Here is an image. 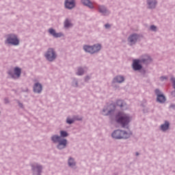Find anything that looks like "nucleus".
<instances>
[{
	"instance_id": "1",
	"label": "nucleus",
	"mask_w": 175,
	"mask_h": 175,
	"mask_svg": "<svg viewBox=\"0 0 175 175\" xmlns=\"http://www.w3.org/2000/svg\"><path fill=\"white\" fill-rule=\"evenodd\" d=\"M151 62V57L148 55H144L142 59H135L133 63V68L134 70H140L142 65L140 64H150Z\"/></svg>"
},
{
	"instance_id": "2",
	"label": "nucleus",
	"mask_w": 175,
	"mask_h": 175,
	"mask_svg": "<svg viewBox=\"0 0 175 175\" xmlns=\"http://www.w3.org/2000/svg\"><path fill=\"white\" fill-rule=\"evenodd\" d=\"M132 118H131L128 114L124 113H119L116 116V121L118 124H121L122 126H126L129 122H131Z\"/></svg>"
},
{
	"instance_id": "3",
	"label": "nucleus",
	"mask_w": 175,
	"mask_h": 175,
	"mask_svg": "<svg viewBox=\"0 0 175 175\" xmlns=\"http://www.w3.org/2000/svg\"><path fill=\"white\" fill-rule=\"evenodd\" d=\"M51 140L53 143H59V144L57 145V148L59 150H62V148H65L68 143V141L66 139H62L58 135L52 136Z\"/></svg>"
},
{
	"instance_id": "4",
	"label": "nucleus",
	"mask_w": 175,
	"mask_h": 175,
	"mask_svg": "<svg viewBox=\"0 0 175 175\" xmlns=\"http://www.w3.org/2000/svg\"><path fill=\"white\" fill-rule=\"evenodd\" d=\"M131 135L132 133H131L117 130L112 133V137H113V139H129V137H131Z\"/></svg>"
},
{
	"instance_id": "5",
	"label": "nucleus",
	"mask_w": 175,
	"mask_h": 175,
	"mask_svg": "<svg viewBox=\"0 0 175 175\" xmlns=\"http://www.w3.org/2000/svg\"><path fill=\"white\" fill-rule=\"evenodd\" d=\"M7 43H9L10 44H13L14 46H18L20 41L18 40V38H17V36L14 34H10L8 36V38L7 39Z\"/></svg>"
},
{
	"instance_id": "6",
	"label": "nucleus",
	"mask_w": 175,
	"mask_h": 175,
	"mask_svg": "<svg viewBox=\"0 0 175 175\" xmlns=\"http://www.w3.org/2000/svg\"><path fill=\"white\" fill-rule=\"evenodd\" d=\"M45 57L48 61H54L55 58H57V55H55V52L54 51V49H49Z\"/></svg>"
},
{
	"instance_id": "7",
	"label": "nucleus",
	"mask_w": 175,
	"mask_h": 175,
	"mask_svg": "<svg viewBox=\"0 0 175 175\" xmlns=\"http://www.w3.org/2000/svg\"><path fill=\"white\" fill-rule=\"evenodd\" d=\"M8 75H10V76H11L12 79H18V77L21 76V68L18 67H16L14 69V72L12 71H10L8 72Z\"/></svg>"
},
{
	"instance_id": "8",
	"label": "nucleus",
	"mask_w": 175,
	"mask_h": 175,
	"mask_svg": "<svg viewBox=\"0 0 175 175\" xmlns=\"http://www.w3.org/2000/svg\"><path fill=\"white\" fill-rule=\"evenodd\" d=\"M155 94L157 95V101L159 102L160 103H163L164 102L166 101V98L163 94H161V91L157 89L155 90Z\"/></svg>"
},
{
	"instance_id": "9",
	"label": "nucleus",
	"mask_w": 175,
	"mask_h": 175,
	"mask_svg": "<svg viewBox=\"0 0 175 175\" xmlns=\"http://www.w3.org/2000/svg\"><path fill=\"white\" fill-rule=\"evenodd\" d=\"M137 39H139V36L137 34H133L129 37L128 41L130 45L132 46V44H135V43L137 42Z\"/></svg>"
},
{
	"instance_id": "10",
	"label": "nucleus",
	"mask_w": 175,
	"mask_h": 175,
	"mask_svg": "<svg viewBox=\"0 0 175 175\" xmlns=\"http://www.w3.org/2000/svg\"><path fill=\"white\" fill-rule=\"evenodd\" d=\"M65 6L67 9H73L75 8V0H66Z\"/></svg>"
},
{
	"instance_id": "11",
	"label": "nucleus",
	"mask_w": 175,
	"mask_h": 175,
	"mask_svg": "<svg viewBox=\"0 0 175 175\" xmlns=\"http://www.w3.org/2000/svg\"><path fill=\"white\" fill-rule=\"evenodd\" d=\"M42 88L40 83H35L33 87L34 92H36L37 94H40V92H42Z\"/></svg>"
},
{
	"instance_id": "12",
	"label": "nucleus",
	"mask_w": 175,
	"mask_h": 175,
	"mask_svg": "<svg viewBox=\"0 0 175 175\" xmlns=\"http://www.w3.org/2000/svg\"><path fill=\"white\" fill-rule=\"evenodd\" d=\"M49 33H51V35H53L54 38H61V36H62V33H56L55 30H54L53 29H49Z\"/></svg>"
},
{
	"instance_id": "13",
	"label": "nucleus",
	"mask_w": 175,
	"mask_h": 175,
	"mask_svg": "<svg viewBox=\"0 0 175 175\" xmlns=\"http://www.w3.org/2000/svg\"><path fill=\"white\" fill-rule=\"evenodd\" d=\"M33 170H34V172H37L38 175H40V172H42V165H39L38 164L33 165Z\"/></svg>"
},
{
	"instance_id": "14",
	"label": "nucleus",
	"mask_w": 175,
	"mask_h": 175,
	"mask_svg": "<svg viewBox=\"0 0 175 175\" xmlns=\"http://www.w3.org/2000/svg\"><path fill=\"white\" fill-rule=\"evenodd\" d=\"M148 5L150 9H154L157 6V1L155 0H148Z\"/></svg>"
},
{
	"instance_id": "15",
	"label": "nucleus",
	"mask_w": 175,
	"mask_h": 175,
	"mask_svg": "<svg viewBox=\"0 0 175 175\" xmlns=\"http://www.w3.org/2000/svg\"><path fill=\"white\" fill-rule=\"evenodd\" d=\"M81 3L83 5H85V6H88L90 9H92L94 8V5H92V3L90 1V0H81Z\"/></svg>"
},
{
	"instance_id": "16",
	"label": "nucleus",
	"mask_w": 175,
	"mask_h": 175,
	"mask_svg": "<svg viewBox=\"0 0 175 175\" xmlns=\"http://www.w3.org/2000/svg\"><path fill=\"white\" fill-rule=\"evenodd\" d=\"M83 50H85V51H86L87 53H90L91 54H94L93 46L85 45L83 46Z\"/></svg>"
},
{
	"instance_id": "17",
	"label": "nucleus",
	"mask_w": 175,
	"mask_h": 175,
	"mask_svg": "<svg viewBox=\"0 0 175 175\" xmlns=\"http://www.w3.org/2000/svg\"><path fill=\"white\" fill-rule=\"evenodd\" d=\"M125 79L122 76H118L113 79V83H123Z\"/></svg>"
},
{
	"instance_id": "18",
	"label": "nucleus",
	"mask_w": 175,
	"mask_h": 175,
	"mask_svg": "<svg viewBox=\"0 0 175 175\" xmlns=\"http://www.w3.org/2000/svg\"><path fill=\"white\" fill-rule=\"evenodd\" d=\"M169 122H165L164 124H162L161 126V131H163L165 132V131H167L169 129Z\"/></svg>"
},
{
	"instance_id": "19",
	"label": "nucleus",
	"mask_w": 175,
	"mask_h": 175,
	"mask_svg": "<svg viewBox=\"0 0 175 175\" xmlns=\"http://www.w3.org/2000/svg\"><path fill=\"white\" fill-rule=\"evenodd\" d=\"M101 46L100 44H96L93 46V51L94 53H98L99 50H100Z\"/></svg>"
},
{
	"instance_id": "20",
	"label": "nucleus",
	"mask_w": 175,
	"mask_h": 175,
	"mask_svg": "<svg viewBox=\"0 0 175 175\" xmlns=\"http://www.w3.org/2000/svg\"><path fill=\"white\" fill-rule=\"evenodd\" d=\"M73 25L72 23H70V21L66 19L64 22V27L65 28H69L70 27H72Z\"/></svg>"
},
{
	"instance_id": "21",
	"label": "nucleus",
	"mask_w": 175,
	"mask_h": 175,
	"mask_svg": "<svg viewBox=\"0 0 175 175\" xmlns=\"http://www.w3.org/2000/svg\"><path fill=\"white\" fill-rule=\"evenodd\" d=\"M68 165L69 166H75L76 165V163L75 162V160L72 158H70L68 159Z\"/></svg>"
},
{
	"instance_id": "22",
	"label": "nucleus",
	"mask_w": 175,
	"mask_h": 175,
	"mask_svg": "<svg viewBox=\"0 0 175 175\" xmlns=\"http://www.w3.org/2000/svg\"><path fill=\"white\" fill-rule=\"evenodd\" d=\"M98 10L100 13H106V8L104 6H100L98 8Z\"/></svg>"
},
{
	"instance_id": "23",
	"label": "nucleus",
	"mask_w": 175,
	"mask_h": 175,
	"mask_svg": "<svg viewBox=\"0 0 175 175\" xmlns=\"http://www.w3.org/2000/svg\"><path fill=\"white\" fill-rule=\"evenodd\" d=\"M84 74V70H83V68H79L78 69V72H77V75H78V76H81V75Z\"/></svg>"
},
{
	"instance_id": "24",
	"label": "nucleus",
	"mask_w": 175,
	"mask_h": 175,
	"mask_svg": "<svg viewBox=\"0 0 175 175\" xmlns=\"http://www.w3.org/2000/svg\"><path fill=\"white\" fill-rule=\"evenodd\" d=\"M60 136L62 137H66V136H68V133H66V131H60Z\"/></svg>"
},
{
	"instance_id": "25",
	"label": "nucleus",
	"mask_w": 175,
	"mask_h": 175,
	"mask_svg": "<svg viewBox=\"0 0 175 175\" xmlns=\"http://www.w3.org/2000/svg\"><path fill=\"white\" fill-rule=\"evenodd\" d=\"M73 122H75V119L67 118V124H73Z\"/></svg>"
},
{
	"instance_id": "26",
	"label": "nucleus",
	"mask_w": 175,
	"mask_h": 175,
	"mask_svg": "<svg viewBox=\"0 0 175 175\" xmlns=\"http://www.w3.org/2000/svg\"><path fill=\"white\" fill-rule=\"evenodd\" d=\"M117 105L118 106H120V107H122V106H124V105L122 104V100H119L117 101Z\"/></svg>"
},
{
	"instance_id": "27",
	"label": "nucleus",
	"mask_w": 175,
	"mask_h": 175,
	"mask_svg": "<svg viewBox=\"0 0 175 175\" xmlns=\"http://www.w3.org/2000/svg\"><path fill=\"white\" fill-rule=\"evenodd\" d=\"M150 29L152 31H157V27L152 25V26H150Z\"/></svg>"
},
{
	"instance_id": "28",
	"label": "nucleus",
	"mask_w": 175,
	"mask_h": 175,
	"mask_svg": "<svg viewBox=\"0 0 175 175\" xmlns=\"http://www.w3.org/2000/svg\"><path fill=\"white\" fill-rule=\"evenodd\" d=\"M109 107H110V109L112 108L113 109L112 110H115L116 109V106H114V105H113V104L110 105Z\"/></svg>"
},
{
	"instance_id": "29",
	"label": "nucleus",
	"mask_w": 175,
	"mask_h": 175,
	"mask_svg": "<svg viewBox=\"0 0 175 175\" xmlns=\"http://www.w3.org/2000/svg\"><path fill=\"white\" fill-rule=\"evenodd\" d=\"M105 28H110V25L106 24V25H105Z\"/></svg>"
},
{
	"instance_id": "30",
	"label": "nucleus",
	"mask_w": 175,
	"mask_h": 175,
	"mask_svg": "<svg viewBox=\"0 0 175 175\" xmlns=\"http://www.w3.org/2000/svg\"><path fill=\"white\" fill-rule=\"evenodd\" d=\"M111 111H113V110H108V113L107 114H110V113H111Z\"/></svg>"
},
{
	"instance_id": "31",
	"label": "nucleus",
	"mask_w": 175,
	"mask_h": 175,
	"mask_svg": "<svg viewBox=\"0 0 175 175\" xmlns=\"http://www.w3.org/2000/svg\"><path fill=\"white\" fill-rule=\"evenodd\" d=\"M75 120H78V121H81V118H75Z\"/></svg>"
},
{
	"instance_id": "32",
	"label": "nucleus",
	"mask_w": 175,
	"mask_h": 175,
	"mask_svg": "<svg viewBox=\"0 0 175 175\" xmlns=\"http://www.w3.org/2000/svg\"><path fill=\"white\" fill-rule=\"evenodd\" d=\"M160 79H161V80H163V79H166V78L163 77H161Z\"/></svg>"
},
{
	"instance_id": "33",
	"label": "nucleus",
	"mask_w": 175,
	"mask_h": 175,
	"mask_svg": "<svg viewBox=\"0 0 175 175\" xmlns=\"http://www.w3.org/2000/svg\"><path fill=\"white\" fill-rule=\"evenodd\" d=\"M103 111H106V110H105V109H104V110H103Z\"/></svg>"
}]
</instances>
